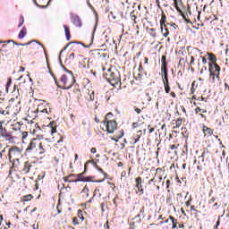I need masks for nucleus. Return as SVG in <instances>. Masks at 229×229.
Listing matches in <instances>:
<instances>
[{"instance_id":"f257e3e1","label":"nucleus","mask_w":229,"mask_h":229,"mask_svg":"<svg viewBox=\"0 0 229 229\" xmlns=\"http://www.w3.org/2000/svg\"><path fill=\"white\" fill-rule=\"evenodd\" d=\"M40 139H44V136L40 135L30 140L25 150L26 155H30V153H33L35 150L38 152V155H44L46 151L51 149V141L47 140L41 141Z\"/></svg>"},{"instance_id":"f03ea898","label":"nucleus","mask_w":229,"mask_h":229,"mask_svg":"<svg viewBox=\"0 0 229 229\" xmlns=\"http://www.w3.org/2000/svg\"><path fill=\"white\" fill-rule=\"evenodd\" d=\"M103 77L115 89L121 88V72L111 67L103 68Z\"/></svg>"},{"instance_id":"7ed1b4c3","label":"nucleus","mask_w":229,"mask_h":229,"mask_svg":"<svg viewBox=\"0 0 229 229\" xmlns=\"http://www.w3.org/2000/svg\"><path fill=\"white\" fill-rule=\"evenodd\" d=\"M10 42H13V44H15L16 46H30L25 48L27 55H37V53H38L39 47H42V49L46 51V47H44V45L37 40H32L25 44H18V43H15V41L13 40H7V41H0V44H10Z\"/></svg>"},{"instance_id":"20e7f679","label":"nucleus","mask_w":229,"mask_h":229,"mask_svg":"<svg viewBox=\"0 0 229 229\" xmlns=\"http://www.w3.org/2000/svg\"><path fill=\"white\" fill-rule=\"evenodd\" d=\"M6 158L13 164V167H19L21 165V158H22V149L16 146L7 148Z\"/></svg>"},{"instance_id":"39448f33","label":"nucleus","mask_w":229,"mask_h":229,"mask_svg":"<svg viewBox=\"0 0 229 229\" xmlns=\"http://www.w3.org/2000/svg\"><path fill=\"white\" fill-rule=\"evenodd\" d=\"M63 69L69 72V75H62L60 78V81H55V83L57 84V87H60L61 89H69L72 85L75 83L74 75H72V72L67 70L65 66L62 65Z\"/></svg>"},{"instance_id":"423d86ee","label":"nucleus","mask_w":229,"mask_h":229,"mask_svg":"<svg viewBox=\"0 0 229 229\" xmlns=\"http://www.w3.org/2000/svg\"><path fill=\"white\" fill-rule=\"evenodd\" d=\"M110 117H114L112 113H108L102 123V130L107 131V133H114L117 130V122L115 120H110Z\"/></svg>"},{"instance_id":"0eeeda50","label":"nucleus","mask_w":229,"mask_h":229,"mask_svg":"<svg viewBox=\"0 0 229 229\" xmlns=\"http://www.w3.org/2000/svg\"><path fill=\"white\" fill-rule=\"evenodd\" d=\"M208 72H209V80H211L212 83H216V80H221V67L217 64H210L208 63Z\"/></svg>"},{"instance_id":"6e6552de","label":"nucleus","mask_w":229,"mask_h":229,"mask_svg":"<svg viewBox=\"0 0 229 229\" xmlns=\"http://www.w3.org/2000/svg\"><path fill=\"white\" fill-rule=\"evenodd\" d=\"M21 100L19 98H12L8 101V105L6 106L8 110H12L14 115H17L19 112H21Z\"/></svg>"},{"instance_id":"1a4fd4ad","label":"nucleus","mask_w":229,"mask_h":229,"mask_svg":"<svg viewBox=\"0 0 229 229\" xmlns=\"http://www.w3.org/2000/svg\"><path fill=\"white\" fill-rule=\"evenodd\" d=\"M4 123H5L4 120L0 121V137L7 140V142H13V140H15V137L12 135V132H8V130H6V127L3 126Z\"/></svg>"},{"instance_id":"9d476101","label":"nucleus","mask_w":229,"mask_h":229,"mask_svg":"<svg viewBox=\"0 0 229 229\" xmlns=\"http://www.w3.org/2000/svg\"><path fill=\"white\" fill-rule=\"evenodd\" d=\"M35 169V163L31 161H25L21 168V172L23 173V174H30V173H33Z\"/></svg>"},{"instance_id":"9b49d317","label":"nucleus","mask_w":229,"mask_h":229,"mask_svg":"<svg viewBox=\"0 0 229 229\" xmlns=\"http://www.w3.org/2000/svg\"><path fill=\"white\" fill-rule=\"evenodd\" d=\"M173 1H174V6L175 10L179 13H182V9L180 8V6H182V0H173ZM161 3L163 4V6L165 8H169L171 0H161Z\"/></svg>"},{"instance_id":"f8f14e48","label":"nucleus","mask_w":229,"mask_h":229,"mask_svg":"<svg viewBox=\"0 0 229 229\" xmlns=\"http://www.w3.org/2000/svg\"><path fill=\"white\" fill-rule=\"evenodd\" d=\"M0 115H3V120L4 121V123H6V121H12V115L13 114V111L8 109L7 107H5V109H4L3 107H0Z\"/></svg>"},{"instance_id":"ddd939ff","label":"nucleus","mask_w":229,"mask_h":229,"mask_svg":"<svg viewBox=\"0 0 229 229\" xmlns=\"http://www.w3.org/2000/svg\"><path fill=\"white\" fill-rule=\"evenodd\" d=\"M135 187L136 189H138V191H136V194L142 196V194H144V187L142 186V177H137L135 179Z\"/></svg>"},{"instance_id":"4468645a","label":"nucleus","mask_w":229,"mask_h":229,"mask_svg":"<svg viewBox=\"0 0 229 229\" xmlns=\"http://www.w3.org/2000/svg\"><path fill=\"white\" fill-rule=\"evenodd\" d=\"M93 165L94 167H96L99 173H101L102 174V178L98 181H95L97 183H101V182H105V180H106V178H108V174L105 173L104 170H102L101 167H99V165H98L97 162H93Z\"/></svg>"},{"instance_id":"2eb2a0df","label":"nucleus","mask_w":229,"mask_h":229,"mask_svg":"<svg viewBox=\"0 0 229 229\" xmlns=\"http://www.w3.org/2000/svg\"><path fill=\"white\" fill-rule=\"evenodd\" d=\"M47 130L51 135H55V133H56V122H50L49 124L47 126Z\"/></svg>"},{"instance_id":"dca6fc26","label":"nucleus","mask_w":229,"mask_h":229,"mask_svg":"<svg viewBox=\"0 0 229 229\" xmlns=\"http://www.w3.org/2000/svg\"><path fill=\"white\" fill-rule=\"evenodd\" d=\"M81 65L82 69H90V64H89V60L87 57L81 56Z\"/></svg>"},{"instance_id":"f3484780","label":"nucleus","mask_w":229,"mask_h":229,"mask_svg":"<svg viewBox=\"0 0 229 229\" xmlns=\"http://www.w3.org/2000/svg\"><path fill=\"white\" fill-rule=\"evenodd\" d=\"M163 174L164 170H162V168H157L154 178L157 180L159 183L162 182Z\"/></svg>"},{"instance_id":"a211bd4d","label":"nucleus","mask_w":229,"mask_h":229,"mask_svg":"<svg viewBox=\"0 0 229 229\" xmlns=\"http://www.w3.org/2000/svg\"><path fill=\"white\" fill-rule=\"evenodd\" d=\"M72 22L74 24V26H77V28H81V19L78 15H73L72 17Z\"/></svg>"},{"instance_id":"6ab92c4d","label":"nucleus","mask_w":229,"mask_h":229,"mask_svg":"<svg viewBox=\"0 0 229 229\" xmlns=\"http://www.w3.org/2000/svg\"><path fill=\"white\" fill-rule=\"evenodd\" d=\"M165 22H167V16H165V13L162 11L161 20H160L161 31H164V28H165Z\"/></svg>"},{"instance_id":"aec40b11","label":"nucleus","mask_w":229,"mask_h":229,"mask_svg":"<svg viewBox=\"0 0 229 229\" xmlns=\"http://www.w3.org/2000/svg\"><path fill=\"white\" fill-rule=\"evenodd\" d=\"M6 151H8V146L4 147L0 141V158H6Z\"/></svg>"},{"instance_id":"412c9836","label":"nucleus","mask_w":229,"mask_h":229,"mask_svg":"<svg viewBox=\"0 0 229 229\" xmlns=\"http://www.w3.org/2000/svg\"><path fill=\"white\" fill-rule=\"evenodd\" d=\"M161 77L163 81H169V74L167 68H161Z\"/></svg>"},{"instance_id":"4be33fe9","label":"nucleus","mask_w":229,"mask_h":229,"mask_svg":"<svg viewBox=\"0 0 229 229\" xmlns=\"http://www.w3.org/2000/svg\"><path fill=\"white\" fill-rule=\"evenodd\" d=\"M202 131L204 133L205 136L207 135H214V130H212V128L208 127L207 125H203L202 127Z\"/></svg>"},{"instance_id":"5701e85b","label":"nucleus","mask_w":229,"mask_h":229,"mask_svg":"<svg viewBox=\"0 0 229 229\" xmlns=\"http://www.w3.org/2000/svg\"><path fill=\"white\" fill-rule=\"evenodd\" d=\"M12 94L13 98H14L15 99H19V97L21 96V94L19 93V86H13V90L12 91Z\"/></svg>"},{"instance_id":"b1692460","label":"nucleus","mask_w":229,"mask_h":229,"mask_svg":"<svg viewBox=\"0 0 229 229\" xmlns=\"http://www.w3.org/2000/svg\"><path fill=\"white\" fill-rule=\"evenodd\" d=\"M170 223L172 224V229L178 228V219L174 218V216H170Z\"/></svg>"},{"instance_id":"393cba45","label":"nucleus","mask_w":229,"mask_h":229,"mask_svg":"<svg viewBox=\"0 0 229 229\" xmlns=\"http://www.w3.org/2000/svg\"><path fill=\"white\" fill-rule=\"evenodd\" d=\"M37 112H40L41 114H46V115H49V114H51L52 110L51 107H45V108H40L38 107Z\"/></svg>"},{"instance_id":"a878e982","label":"nucleus","mask_w":229,"mask_h":229,"mask_svg":"<svg viewBox=\"0 0 229 229\" xmlns=\"http://www.w3.org/2000/svg\"><path fill=\"white\" fill-rule=\"evenodd\" d=\"M21 126H22V124L20 122H14L13 124H11V128L14 131H19V130H21Z\"/></svg>"},{"instance_id":"bb28decb","label":"nucleus","mask_w":229,"mask_h":229,"mask_svg":"<svg viewBox=\"0 0 229 229\" xmlns=\"http://www.w3.org/2000/svg\"><path fill=\"white\" fill-rule=\"evenodd\" d=\"M208 60H209V62H211L210 64H217V57H216V55L212 54V53H208Z\"/></svg>"},{"instance_id":"cd10ccee","label":"nucleus","mask_w":229,"mask_h":229,"mask_svg":"<svg viewBox=\"0 0 229 229\" xmlns=\"http://www.w3.org/2000/svg\"><path fill=\"white\" fill-rule=\"evenodd\" d=\"M137 133L138 134L132 138L133 144H137V142L140 140V137L142 136V130L138 131Z\"/></svg>"},{"instance_id":"c85d7f7f","label":"nucleus","mask_w":229,"mask_h":229,"mask_svg":"<svg viewBox=\"0 0 229 229\" xmlns=\"http://www.w3.org/2000/svg\"><path fill=\"white\" fill-rule=\"evenodd\" d=\"M64 28L66 40H71V30L69 29V26L64 25Z\"/></svg>"},{"instance_id":"c756f323","label":"nucleus","mask_w":229,"mask_h":229,"mask_svg":"<svg viewBox=\"0 0 229 229\" xmlns=\"http://www.w3.org/2000/svg\"><path fill=\"white\" fill-rule=\"evenodd\" d=\"M164 87H165V92L166 94H169L171 92V86H169V81H163Z\"/></svg>"},{"instance_id":"7c9ffc66","label":"nucleus","mask_w":229,"mask_h":229,"mask_svg":"<svg viewBox=\"0 0 229 229\" xmlns=\"http://www.w3.org/2000/svg\"><path fill=\"white\" fill-rule=\"evenodd\" d=\"M72 178H76V174H69L68 176H65V177L64 178V182H68V183H72Z\"/></svg>"},{"instance_id":"2f4dec72","label":"nucleus","mask_w":229,"mask_h":229,"mask_svg":"<svg viewBox=\"0 0 229 229\" xmlns=\"http://www.w3.org/2000/svg\"><path fill=\"white\" fill-rule=\"evenodd\" d=\"M165 55H162L161 57V69H167V62L165 61Z\"/></svg>"},{"instance_id":"473e14b6","label":"nucleus","mask_w":229,"mask_h":229,"mask_svg":"<svg viewBox=\"0 0 229 229\" xmlns=\"http://www.w3.org/2000/svg\"><path fill=\"white\" fill-rule=\"evenodd\" d=\"M83 174H85V173H81L76 175V180H75V183H78V182H85V176H83Z\"/></svg>"},{"instance_id":"72a5a7b5","label":"nucleus","mask_w":229,"mask_h":229,"mask_svg":"<svg viewBox=\"0 0 229 229\" xmlns=\"http://www.w3.org/2000/svg\"><path fill=\"white\" fill-rule=\"evenodd\" d=\"M163 37H165V38H167V37H169V30L167 29V25H165V27H163V31H161Z\"/></svg>"},{"instance_id":"f704fd0d","label":"nucleus","mask_w":229,"mask_h":229,"mask_svg":"<svg viewBox=\"0 0 229 229\" xmlns=\"http://www.w3.org/2000/svg\"><path fill=\"white\" fill-rule=\"evenodd\" d=\"M31 199H33V195L32 194H29V195H24L21 197V201H31Z\"/></svg>"},{"instance_id":"c9c22d12","label":"nucleus","mask_w":229,"mask_h":229,"mask_svg":"<svg viewBox=\"0 0 229 229\" xmlns=\"http://www.w3.org/2000/svg\"><path fill=\"white\" fill-rule=\"evenodd\" d=\"M24 37H26V28L25 27H23L21 30V31H20V33L18 35V38L22 39Z\"/></svg>"},{"instance_id":"e433bc0d","label":"nucleus","mask_w":229,"mask_h":229,"mask_svg":"<svg viewBox=\"0 0 229 229\" xmlns=\"http://www.w3.org/2000/svg\"><path fill=\"white\" fill-rule=\"evenodd\" d=\"M182 123H183V118L182 117L177 118V120L175 121V126L174 128H180Z\"/></svg>"},{"instance_id":"4c0bfd02","label":"nucleus","mask_w":229,"mask_h":229,"mask_svg":"<svg viewBox=\"0 0 229 229\" xmlns=\"http://www.w3.org/2000/svg\"><path fill=\"white\" fill-rule=\"evenodd\" d=\"M21 141L23 144H26V139H28V131H21Z\"/></svg>"},{"instance_id":"58836bf2","label":"nucleus","mask_w":229,"mask_h":229,"mask_svg":"<svg viewBox=\"0 0 229 229\" xmlns=\"http://www.w3.org/2000/svg\"><path fill=\"white\" fill-rule=\"evenodd\" d=\"M205 151L202 152L201 156L198 157V163L203 164L205 162Z\"/></svg>"},{"instance_id":"ea45409f","label":"nucleus","mask_w":229,"mask_h":229,"mask_svg":"<svg viewBox=\"0 0 229 229\" xmlns=\"http://www.w3.org/2000/svg\"><path fill=\"white\" fill-rule=\"evenodd\" d=\"M196 89H198V83L194 81L191 84V94H194V92H196Z\"/></svg>"},{"instance_id":"a19ab883","label":"nucleus","mask_w":229,"mask_h":229,"mask_svg":"<svg viewBox=\"0 0 229 229\" xmlns=\"http://www.w3.org/2000/svg\"><path fill=\"white\" fill-rule=\"evenodd\" d=\"M12 87V79L7 80V82L5 84V92L8 94V90Z\"/></svg>"},{"instance_id":"79ce46f5","label":"nucleus","mask_w":229,"mask_h":229,"mask_svg":"<svg viewBox=\"0 0 229 229\" xmlns=\"http://www.w3.org/2000/svg\"><path fill=\"white\" fill-rule=\"evenodd\" d=\"M82 194H86V198H89V187L84 186V188L81 191Z\"/></svg>"},{"instance_id":"37998d69","label":"nucleus","mask_w":229,"mask_h":229,"mask_svg":"<svg viewBox=\"0 0 229 229\" xmlns=\"http://www.w3.org/2000/svg\"><path fill=\"white\" fill-rule=\"evenodd\" d=\"M133 110H134V112H136V114H142V111L144 110V107H142L140 109V108H139L137 106H133Z\"/></svg>"},{"instance_id":"c03bdc74","label":"nucleus","mask_w":229,"mask_h":229,"mask_svg":"<svg viewBox=\"0 0 229 229\" xmlns=\"http://www.w3.org/2000/svg\"><path fill=\"white\" fill-rule=\"evenodd\" d=\"M146 210L145 208L142 207L140 210V215H138L136 217H140V216H142L144 217V214H145Z\"/></svg>"},{"instance_id":"a18cd8bd","label":"nucleus","mask_w":229,"mask_h":229,"mask_svg":"<svg viewBox=\"0 0 229 229\" xmlns=\"http://www.w3.org/2000/svg\"><path fill=\"white\" fill-rule=\"evenodd\" d=\"M22 24H24V16H20V23L18 28H22Z\"/></svg>"},{"instance_id":"49530a36","label":"nucleus","mask_w":229,"mask_h":229,"mask_svg":"<svg viewBox=\"0 0 229 229\" xmlns=\"http://www.w3.org/2000/svg\"><path fill=\"white\" fill-rule=\"evenodd\" d=\"M133 13H135L134 10L130 13V17H131V21H135L137 19V16Z\"/></svg>"},{"instance_id":"de8ad7c7","label":"nucleus","mask_w":229,"mask_h":229,"mask_svg":"<svg viewBox=\"0 0 229 229\" xmlns=\"http://www.w3.org/2000/svg\"><path fill=\"white\" fill-rule=\"evenodd\" d=\"M148 133H153L155 131V128L151 126V124L148 125Z\"/></svg>"},{"instance_id":"09e8293b","label":"nucleus","mask_w":229,"mask_h":229,"mask_svg":"<svg viewBox=\"0 0 229 229\" xmlns=\"http://www.w3.org/2000/svg\"><path fill=\"white\" fill-rule=\"evenodd\" d=\"M122 4L124 6V4H128L129 6L131 4V2L130 0H123Z\"/></svg>"},{"instance_id":"8fccbe9b","label":"nucleus","mask_w":229,"mask_h":229,"mask_svg":"<svg viewBox=\"0 0 229 229\" xmlns=\"http://www.w3.org/2000/svg\"><path fill=\"white\" fill-rule=\"evenodd\" d=\"M153 182H154V185H157V180L155 179V177L150 179L148 183V185H151V183H153Z\"/></svg>"},{"instance_id":"3c124183","label":"nucleus","mask_w":229,"mask_h":229,"mask_svg":"<svg viewBox=\"0 0 229 229\" xmlns=\"http://www.w3.org/2000/svg\"><path fill=\"white\" fill-rule=\"evenodd\" d=\"M72 223H73L74 226H76V225H80V222L78 221V217H76V216L73 217Z\"/></svg>"},{"instance_id":"603ef678","label":"nucleus","mask_w":229,"mask_h":229,"mask_svg":"<svg viewBox=\"0 0 229 229\" xmlns=\"http://www.w3.org/2000/svg\"><path fill=\"white\" fill-rule=\"evenodd\" d=\"M92 180H94L93 176H88V177H85L84 182H92Z\"/></svg>"},{"instance_id":"864d4df0","label":"nucleus","mask_w":229,"mask_h":229,"mask_svg":"<svg viewBox=\"0 0 229 229\" xmlns=\"http://www.w3.org/2000/svg\"><path fill=\"white\" fill-rule=\"evenodd\" d=\"M149 31H151V36L152 37H157V32H156V30L155 29H149Z\"/></svg>"},{"instance_id":"5fc2aeb1","label":"nucleus","mask_w":229,"mask_h":229,"mask_svg":"<svg viewBox=\"0 0 229 229\" xmlns=\"http://www.w3.org/2000/svg\"><path fill=\"white\" fill-rule=\"evenodd\" d=\"M5 47H8V45L4 44L2 46V49H0V53H4L6 50H4Z\"/></svg>"},{"instance_id":"6e6d98bb","label":"nucleus","mask_w":229,"mask_h":229,"mask_svg":"<svg viewBox=\"0 0 229 229\" xmlns=\"http://www.w3.org/2000/svg\"><path fill=\"white\" fill-rule=\"evenodd\" d=\"M206 71H207V66L206 65L202 66L200 69V74H203V72H206Z\"/></svg>"},{"instance_id":"4d7b16f0","label":"nucleus","mask_w":229,"mask_h":229,"mask_svg":"<svg viewBox=\"0 0 229 229\" xmlns=\"http://www.w3.org/2000/svg\"><path fill=\"white\" fill-rule=\"evenodd\" d=\"M139 72H144V67L142 66V64H140L139 65Z\"/></svg>"},{"instance_id":"13d9d810","label":"nucleus","mask_w":229,"mask_h":229,"mask_svg":"<svg viewBox=\"0 0 229 229\" xmlns=\"http://www.w3.org/2000/svg\"><path fill=\"white\" fill-rule=\"evenodd\" d=\"M178 146H180V144L177 145H170V149H178Z\"/></svg>"},{"instance_id":"bf43d9fd","label":"nucleus","mask_w":229,"mask_h":229,"mask_svg":"<svg viewBox=\"0 0 229 229\" xmlns=\"http://www.w3.org/2000/svg\"><path fill=\"white\" fill-rule=\"evenodd\" d=\"M164 223H171L170 216L166 220L160 222V225H164Z\"/></svg>"},{"instance_id":"052dcab7","label":"nucleus","mask_w":229,"mask_h":229,"mask_svg":"<svg viewBox=\"0 0 229 229\" xmlns=\"http://www.w3.org/2000/svg\"><path fill=\"white\" fill-rule=\"evenodd\" d=\"M200 58L202 59V64L203 65H207V58L203 57V56H200Z\"/></svg>"},{"instance_id":"680f3d73","label":"nucleus","mask_w":229,"mask_h":229,"mask_svg":"<svg viewBox=\"0 0 229 229\" xmlns=\"http://www.w3.org/2000/svg\"><path fill=\"white\" fill-rule=\"evenodd\" d=\"M191 212H196L198 213V209L194 206H191Z\"/></svg>"},{"instance_id":"e2e57ef3","label":"nucleus","mask_w":229,"mask_h":229,"mask_svg":"<svg viewBox=\"0 0 229 229\" xmlns=\"http://www.w3.org/2000/svg\"><path fill=\"white\" fill-rule=\"evenodd\" d=\"M199 112H202V109L200 107L195 108V114H199Z\"/></svg>"},{"instance_id":"0e129e2a","label":"nucleus","mask_w":229,"mask_h":229,"mask_svg":"<svg viewBox=\"0 0 229 229\" xmlns=\"http://www.w3.org/2000/svg\"><path fill=\"white\" fill-rule=\"evenodd\" d=\"M171 187V180L166 181V189H169Z\"/></svg>"},{"instance_id":"69168bd1","label":"nucleus","mask_w":229,"mask_h":229,"mask_svg":"<svg viewBox=\"0 0 229 229\" xmlns=\"http://www.w3.org/2000/svg\"><path fill=\"white\" fill-rule=\"evenodd\" d=\"M191 201H192V199H190L189 200H187V201L185 202V206H186V207H189V206L191 205Z\"/></svg>"},{"instance_id":"338daca9","label":"nucleus","mask_w":229,"mask_h":229,"mask_svg":"<svg viewBox=\"0 0 229 229\" xmlns=\"http://www.w3.org/2000/svg\"><path fill=\"white\" fill-rule=\"evenodd\" d=\"M104 228L110 229V225H108V221H106V224L104 225Z\"/></svg>"},{"instance_id":"774afa93","label":"nucleus","mask_w":229,"mask_h":229,"mask_svg":"<svg viewBox=\"0 0 229 229\" xmlns=\"http://www.w3.org/2000/svg\"><path fill=\"white\" fill-rule=\"evenodd\" d=\"M69 59H70V60H74V53H72V54L69 55Z\"/></svg>"}]
</instances>
